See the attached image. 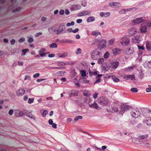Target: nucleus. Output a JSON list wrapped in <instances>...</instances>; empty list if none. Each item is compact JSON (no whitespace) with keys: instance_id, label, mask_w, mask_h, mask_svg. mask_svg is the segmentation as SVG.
<instances>
[{"instance_id":"nucleus-1","label":"nucleus","mask_w":151,"mask_h":151,"mask_svg":"<svg viewBox=\"0 0 151 151\" xmlns=\"http://www.w3.org/2000/svg\"><path fill=\"white\" fill-rule=\"evenodd\" d=\"M97 101L100 104L106 105L108 104L109 101L106 97H101L98 99Z\"/></svg>"},{"instance_id":"nucleus-2","label":"nucleus","mask_w":151,"mask_h":151,"mask_svg":"<svg viewBox=\"0 0 151 151\" xmlns=\"http://www.w3.org/2000/svg\"><path fill=\"white\" fill-rule=\"evenodd\" d=\"M100 52L97 49L94 50L91 54V58L93 60H96L100 56Z\"/></svg>"},{"instance_id":"nucleus-3","label":"nucleus","mask_w":151,"mask_h":151,"mask_svg":"<svg viewBox=\"0 0 151 151\" xmlns=\"http://www.w3.org/2000/svg\"><path fill=\"white\" fill-rule=\"evenodd\" d=\"M131 114L132 117L136 118L140 116L141 112L139 109H136L132 111Z\"/></svg>"},{"instance_id":"nucleus-4","label":"nucleus","mask_w":151,"mask_h":151,"mask_svg":"<svg viewBox=\"0 0 151 151\" xmlns=\"http://www.w3.org/2000/svg\"><path fill=\"white\" fill-rule=\"evenodd\" d=\"M65 28V25L63 23L61 24L59 26L58 29L56 31V34L59 35L63 31Z\"/></svg>"},{"instance_id":"nucleus-5","label":"nucleus","mask_w":151,"mask_h":151,"mask_svg":"<svg viewBox=\"0 0 151 151\" xmlns=\"http://www.w3.org/2000/svg\"><path fill=\"white\" fill-rule=\"evenodd\" d=\"M148 137V134H140L138 136V138H139L141 144L143 143L144 141Z\"/></svg>"},{"instance_id":"nucleus-6","label":"nucleus","mask_w":151,"mask_h":151,"mask_svg":"<svg viewBox=\"0 0 151 151\" xmlns=\"http://www.w3.org/2000/svg\"><path fill=\"white\" fill-rule=\"evenodd\" d=\"M106 42L105 40H101L100 42L98 47L100 48H104L106 47Z\"/></svg>"},{"instance_id":"nucleus-7","label":"nucleus","mask_w":151,"mask_h":151,"mask_svg":"<svg viewBox=\"0 0 151 151\" xmlns=\"http://www.w3.org/2000/svg\"><path fill=\"white\" fill-rule=\"evenodd\" d=\"M81 6L80 4L73 5L71 6L70 9L71 11H74L80 9Z\"/></svg>"},{"instance_id":"nucleus-8","label":"nucleus","mask_w":151,"mask_h":151,"mask_svg":"<svg viewBox=\"0 0 151 151\" xmlns=\"http://www.w3.org/2000/svg\"><path fill=\"white\" fill-rule=\"evenodd\" d=\"M91 14V12L88 10H85L82 11L81 12L79 13L78 14V17H81L88 15Z\"/></svg>"},{"instance_id":"nucleus-9","label":"nucleus","mask_w":151,"mask_h":151,"mask_svg":"<svg viewBox=\"0 0 151 151\" xmlns=\"http://www.w3.org/2000/svg\"><path fill=\"white\" fill-rule=\"evenodd\" d=\"M25 90L23 89H20L16 92V95L18 96H21L24 93Z\"/></svg>"},{"instance_id":"nucleus-10","label":"nucleus","mask_w":151,"mask_h":151,"mask_svg":"<svg viewBox=\"0 0 151 151\" xmlns=\"http://www.w3.org/2000/svg\"><path fill=\"white\" fill-rule=\"evenodd\" d=\"M109 6L111 7H120V4L117 2H111L109 3Z\"/></svg>"},{"instance_id":"nucleus-11","label":"nucleus","mask_w":151,"mask_h":151,"mask_svg":"<svg viewBox=\"0 0 151 151\" xmlns=\"http://www.w3.org/2000/svg\"><path fill=\"white\" fill-rule=\"evenodd\" d=\"M89 106L90 107L94 108L97 110H99L101 109V108L99 106L98 104L95 102L93 104H89Z\"/></svg>"},{"instance_id":"nucleus-12","label":"nucleus","mask_w":151,"mask_h":151,"mask_svg":"<svg viewBox=\"0 0 151 151\" xmlns=\"http://www.w3.org/2000/svg\"><path fill=\"white\" fill-rule=\"evenodd\" d=\"M132 142L134 143L137 144H141L139 138H138H138L134 137H132Z\"/></svg>"},{"instance_id":"nucleus-13","label":"nucleus","mask_w":151,"mask_h":151,"mask_svg":"<svg viewBox=\"0 0 151 151\" xmlns=\"http://www.w3.org/2000/svg\"><path fill=\"white\" fill-rule=\"evenodd\" d=\"M143 21L142 18H138L133 20L132 22V23L133 24H138Z\"/></svg>"},{"instance_id":"nucleus-14","label":"nucleus","mask_w":151,"mask_h":151,"mask_svg":"<svg viewBox=\"0 0 151 151\" xmlns=\"http://www.w3.org/2000/svg\"><path fill=\"white\" fill-rule=\"evenodd\" d=\"M128 32L129 35H132L137 33V30L134 28H132L128 30Z\"/></svg>"},{"instance_id":"nucleus-15","label":"nucleus","mask_w":151,"mask_h":151,"mask_svg":"<svg viewBox=\"0 0 151 151\" xmlns=\"http://www.w3.org/2000/svg\"><path fill=\"white\" fill-rule=\"evenodd\" d=\"M57 55L59 58H63L67 57L68 55V54L67 52H65L62 53H57Z\"/></svg>"},{"instance_id":"nucleus-16","label":"nucleus","mask_w":151,"mask_h":151,"mask_svg":"<svg viewBox=\"0 0 151 151\" xmlns=\"http://www.w3.org/2000/svg\"><path fill=\"white\" fill-rule=\"evenodd\" d=\"M121 50L117 48H114L112 50V53L114 55H116L120 53Z\"/></svg>"},{"instance_id":"nucleus-17","label":"nucleus","mask_w":151,"mask_h":151,"mask_svg":"<svg viewBox=\"0 0 151 151\" xmlns=\"http://www.w3.org/2000/svg\"><path fill=\"white\" fill-rule=\"evenodd\" d=\"M139 35H137L134 38L132 39V42L135 43H139Z\"/></svg>"},{"instance_id":"nucleus-18","label":"nucleus","mask_w":151,"mask_h":151,"mask_svg":"<svg viewBox=\"0 0 151 151\" xmlns=\"http://www.w3.org/2000/svg\"><path fill=\"white\" fill-rule=\"evenodd\" d=\"M124 78L127 80L128 79L130 78L131 80H135V77L134 75H129L126 76L124 77Z\"/></svg>"},{"instance_id":"nucleus-19","label":"nucleus","mask_w":151,"mask_h":151,"mask_svg":"<svg viewBox=\"0 0 151 151\" xmlns=\"http://www.w3.org/2000/svg\"><path fill=\"white\" fill-rule=\"evenodd\" d=\"M95 20V18L94 17L91 16L88 17L86 20L88 22H91Z\"/></svg>"},{"instance_id":"nucleus-20","label":"nucleus","mask_w":151,"mask_h":151,"mask_svg":"<svg viewBox=\"0 0 151 151\" xmlns=\"http://www.w3.org/2000/svg\"><path fill=\"white\" fill-rule=\"evenodd\" d=\"M122 109L124 111L127 110L131 108V106L126 105H123V106H122Z\"/></svg>"},{"instance_id":"nucleus-21","label":"nucleus","mask_w":151,"mask_h":151,"mask_svg":"<svg viewBox=\"0 0 151 151\" xmlns=\"http://www.w3.org/2000/svg\"><path fill=\"white\" fill-rule=\"evenodd\" d=\"M119 63L118 62H114L112 63L111 66L112 68L114 69H115L118 67Z\"/></svg>"},{"instance_id":"nucleus-22","label":"nucleus","mask_w":151,"mask_h":151,"mask_svg":"<svg viewBox=\"0 0 151 151\" xmlns=\"http://www.w3.org/2000/svg\"><path fill=\"white\" fill-rule=\"evenodd\" d=\"M134 50L133 49L129 48L126 50L127 54L130 55L132 54L134 52Z\"/></svg>"},{"instance_id":"nucleus-23","label":"nucleus","mask_w":151,"mask_h":151,"mask_svg":"<svg viewBox=\"0 0 151 151\" xmlns=\"http://www.w3.org/2000/svg\"><path fill=\"white\" fill-rule=\"evenodd\" d=\"M140 30L141 32H146L147 30L146 27L143 25L140 28Z\"/></svg>"},{"instance_id":"nucleus-24","label":"nucleus","mask_w":151,"mask_h":151,"mask_svg":"<svg viewBox=\"0 0 151 151\" xmlns=\"http://www.w3.org/2000/svg\"><path fill=\"white\" fill-rule=\"evenodd\" d=\"M134 67V66H129L127 68H125L124 69V70L126 72L128 71L131 70H132Z\"/></svg>"},{"instance_id":"nucleus-25","label":"nucleus","mask_w":151,"mask_h":151,"mask_svg":"<svg viewBox=\"0 0 151 151\" xmlns=\"http://www.w3.org/2000/svg\"><path fill=\"white\" fill-rule=\"evenodd\" d=\"M91 34L93 35H95L96 37L98 36L99 35H101V34L100 32H97L96 31H92L91 32Z\"/></svg>"},{"instance_id":"nucleus-26","label":"nucleus","mask_w":151,"mask_h":151,"mask_svg":"<svg viewBox=\"0 0 151 151\" xmlns=\"http://www.w3.org/2000/svg\"><path fill=\"white\" fill-rule=\"evenodd\" d=\"M66 72L64 71H58L57 73L58 75L59 76H63L65 73Z\"/></svg>"},{"instance_id":"nucleus-27","label":"nucleus","mask_w":151,"mask_h":151,"mask_svg":"<svg viewBox=\"0 0 151 151\" xmlns=\"http://www.w3.org/2000/svg\"><path fill=\"white\" fill-rule=\"evenodd\" d=\"M83 95L84 96L86 97H88L91 95V93L88 91H85L83 92Z\"/></svg>"},{"instance_id":"nucleus-28","label":"nucleus","mask_w":151,"mask_h":151,"mask_svg":"<svg viewBox=\"0 0 151 151\" xmlns=\"http://www.w3.org/2000/svg\"><path fill=\"white\" fill-rule=\"evenodd\" d=\"M49 47L51 48H56L57 47V45L56 43H53L50 45Z\"/></svg>"},{"instance_id":"nucleus-29","label":"nucleus","mask_w":151,"mask_h":151,"mask_svg":"<svg viewBox=\"0 0 151 151\" xmlns=\"http://www.w3.org/2000/svg\"><path fill=\"white\" fill-rule=\"evenodd\" d=\"M80 72L81 73V76L82 77H84L86 76V72L85 70H82Z\"/></svg>"},{"instance_id":"nucleus-30","label":"nucleus","mask_w":151,"mask_h":151,"mask_svg":"<svg viewBox=\"0 0 151 151\" xmlns=\"http://www.w3.org/2000/svg\"><path fill=\"white\" fill-rule=\"evenodd\" d=\"M58 65L60 66H63L67 65V63H64L63 62H59L58 63Z\"/></svg>"},{"instance_id":"nucleus-31","label":"nucleus","mask_w":151,"mask_h":151,"mask_svg":"<svg viewBox=\"0 0 151 151\" xmlns=\"http://www.w3.org/2000/svg\"><path fill=\"white\" fill-rule=\"evenodd\" d=\"M83 118L82 116H76L74 119V121L75 122H77L79 119H82Z\"/></svg>"},{"instance_id":"nucleus-32","label":"nucleus","mask_w":151,"mask_h":151,"mask_svg":"<svg viewBox=\"0 0 151 151\" xmlns=\"http://www.w3.org/2000/svg\"><path fill=\"white\" fill-rule=\"evenodd\" d=\"M104 61V59L103 58H101L99 59L98 61V63L99 64H102Z\"/></svg>"},{"instance_id":"nucleus-33","label":"nucleus","mask_w":151,"mask_h":151,"mask_svg":"<svg viewBox=\"0 0 151 151\" xmlns=\"http://www.w3.org/2000/svg\"><path fill=\"white\" fill-rule=\"evenodd\" d=\"M110 55V54L108 52H106L104 55V57L105 58H108Z\"/></svg>"},{"instance_id":"nucleus-34","label":"nucleus","mask_w":151,"mask_h":151,"mask_svg":"<svg viewBox=\"0 0 151 151\" xmlns=\"http://www.w3.org/2000/svg\"><path fill=\"white\" fill-rule=\"evenodd\" d=\"M38 52L40 54V56L41 57H43L45 56L46 54L45 52H43L40 51H39Z\"/></svg>"},{"instance_id":"nucleus-35","label":"nucleus","mask_w":151,"mask_h":151,"mask_svg":"<svg viewBox=\"0 0 151 151\" xmlns=\"http://www.w3.org/2000/svg\"><path fill=\"white\" fill-rule=\"evenodd\" d=\"M29 51V50L27 49L23 50L22 51V56L26 54V52H28Z\"/></svg>"},{"instance_id":"nucleus-36","label":"nucleus","mask_w":151,"mask_h":151,"mask_svg":"<svg viewBox=\"0 0 151 151\" xmlns=\"http://www.w3.org/2000/svg\"><path fill=\"white\" fill-rule=\"evenodd\" d=\"M146 124L148 126L151 125V118L148 119L146 121Z\"/></svg>"},{"instance_id":"nucleus-37","label":"nucleus","mask_w":151,"mask_h":151,"mask_svg":"<svg viewBox=\"0 0 151 151\" xmlns=\"http://www.w3.org/2000/svg\"><path fill=\"white\" fill-rule=\"evenodd\" d=\"M103 68L105 70H107L109 69V67L107 66L106 63H105L102 65Z\"/></svg>"},{"instance_id":"nucleus-38","label":"nucleus","mask_w":151,"mask_h":151,"mask_svg":"<svg viewBox=\"0 0 151 151\" xmlns=\"http://www.w3.org/2000/svg\"><path fill=\"white\" fill-rule=\"evenodd\" d=\"M112 79L113 81L116 82H118L119 81V79L115 76H112Z\"/></svg>"},{"instance_id":"nucleus-39","label":"nucleus","mask_w":151,"mask_h":151,"mask_svg":"<svg viewBox=\"0 0 151 151\" xmlns=\"http://www.w3.org/2000/svg\"><path fill=\"white\" fill-rule=\"evenodd\" d=\"M74 22L73 21H72L71 23L68 22L66 24V26L67 27H69L70 26H73L74 25Z\"/></svg>"},{"instance_id":"nucleus-40","label":"nucleus","mask_w":151,"mask_h":151,"mask_svg":"<svg viewBox=\"0 0 151 151\" xmlns=\"http://www.w3.org/2000/svg\"><path fill=\"white\" fill-rule=\"evenodd\" d=\"M148 87L146 88V92L147 93L151 92V86L150 85H148Z\"/></svg>"},{"instance_id":"nucleus-41","label":"nucleus","mask_w":151,"mask_h":151,"mask_svg":"<svg viewBox=\"0 0 151 151\" xmlns=\"http://www.w3.org/2000/svg\"><path fill=\"white\" fill-rule=\"evenodd\" d=\"M146 48L147 49L150 50L151 49V47L150 46V44L148 42H147L146 44Z\"/></svg>"},{"instance_id":"nucleus-42","label":"nucleus","mask_w":151,"mask_h":151,"mask_svg":"<svg viewBox=\"0 0 151 151\" xmlns=\"http://www.w3.org/2000/svg\"><path fill=\"white\" fill-rule=\"evenodd\" d=\"M81 53V50L80 48L77 49L76 53L77 55L80 54Z\"/></svg>"},{"instance_id":"nucleus-43","label":"nucleus","mask_w":151,"mask_h":151,"mask_svg":"<svg viewBox=\"0 0 151 151\" xmlns=\"http://www.w3.org/2000/svg\"><path fill=\"white\" fill-rule=\"evenodd\" d=\"M131 91L133 92H137L138 91V89L136 88H132L131 89Z\"/></svg>"},{"instance_id":"nucleus-44","label":"nucleus","mask_w":151,"mask_h":151,"mask_svg":"<svg viewBox=\"0 0 151 151\" xmlns=\"http://www.w3.org/2000/svg\"><path fill=\"white\" fill-rule=\"evenodd\" d=\"M27 38H29V39L28 40V42L29 43H30L33 42L34 39L32 37H27Z\"/></svg>"},{"instance_id":"nucleus-45","label":"nucleus","mask_w":151,"mask_h":151,"mask_svg":"<svg viewBox=\"0 0 151 151\" xmlns=\"http://www.w3.org/2000/svg\"><path fill=\"white\" fill-rule=\"evenodd\" d=\"M34 99L33 98H29L28 101V103L29 104H32L33 102Z\"/></svg>"},{"instance_id":"nucleus-46","label":"nucleus","mask_w":151,"mask_h":151,"mask_svg":"<svg viewBox=\"0 0 151 151\" xmlns=\"http://www.w3.org/2000/svg\"><path fill=\"white\" fill-rule=\"evenodd\" d=\"M25 40V39L24 37H22L19 40L18 42L19 43H22L24 42Z\"/></svg>"},{"instance_id":"nucleus-47","label":"nucleus","mask_w":151,"mask_h":151,"mask_svg":"<svg viewBox=\"0 0 151 151\" xmlns=\"http://www.w3.org/2000/svg\"><path fill=\"white\" fill-rule=\"evenodd\" d=\"M47 113L48 112L47 111L44 110L42 114V116L43 117H45L46 116V115L47 114Z\"/></svg>"},{"instance_id":"nucleus-48","label":"nucleus","mask_w":151,"mask_h":151,"mask_svg":"<svg viewBox=\"0 0 151 151\" xmlns=\"http://www.w3.org/2000/svg\"><path fill=\"white\" fill-rule=\"evenodd\" d=\"M137 47L138 49L139 50H143L145 49L144 47V46H140L139 45H137Z\"/></svg>"},{"instance_id":"nucleus-49","label":"nucleus","mask_w":151,"mask_h":151,"mask_svg":"<svg viewBox=\"0 0 151 151\" xmlns=\"http://www.w3.org/2000/svg\"><path fill=\"white\" fill-rule=\"evenodd\" d=\"M114 40L113 39H111L109 41V43L110 45H112L114 44Z\"/></svg>"},{"instance_id":"nucleus-50","label":"nucleus","mask_w":151,"mask_h":151,"mask_svg":"<svg viewBox=\"0 0 151 151\" xmlns=\"http://www.w3.org/2000/svg\"><path fill=\"white\" fill-rule=\"evenodd\" d=\"M110 15V13L109 12H107L104 13V17H109Z\"/></svg>"},{"instance_id":"nucleus-51","label":"nucleus","mask_w":151,"mask_h":151,"mask_svg":"<svg viewBox=\"0 0 151 151\" xmlns=\"http://www.w3.org/2000/svg\"><path fill=\"white\" fill-rule=\"evenodd\" d=\"M31 79V77L28 76L26 75L25 76V78L24 79V80H30Z\"/></svg>"},{"instance_id":"nucleus-52","label":"nucleus","mask_w":151,"mask_h":151,"mask_svg":"<svg viewBox=\"0 0 151 151\" xmlns=\"http://www.w3.org/2000/svg\"><path fill=\"white\" fill-rule=\"evenodd\" d=\"M40 74L39 73H38L34 74L33 76V77L34 78H37L40 76Z\"/></svg>"},{"instance_id":"nucleus-53","label":"nucleus","mask_w":151,"mask_h":151,"mask_svg":"<svg viewBox=\"0 0 151 151\" xmlns=\"http://www.w3.org/2000/svg\"><path fill=\"white\" fill-rule=\"evenodd\" d=\"M45 80H46V79H45V78H43V79L40 78V79H37V80L36 81L37 82H40L42 81Z\"/></svg>"},{"instance_id":"nucleus-54","label":"nucleus","mask_w":151,"mask_h":151,"mask_svg":"<svg viewBox=\"0 0 151 151\" xmlns=\"http://www.w3.org/2000/svg\"><path fill=\"white\" fill-rule=\"evenodd\" d=\"M13 113V109L10 110L9 111V114L10 115H12Z\"/></svg>"},{"instance_id":"nucleus-55","label":"nucleus","mask_w":151,"mask_h":151,"mask_svg":"<svg viewBox=\"0 0 151 151\" xmlns=\"http://www.w3.org/2000/svg\"><path fill=\"white\" fill-rule=\"evenodd\" d=\"M98 93H96L93 95V98L94 99H96L97 98L98 96Z\"/></svg>"},{"instance_id":"nucleus-56","label":"nucleus","mask_w":151,"mask_h":151,"mask_svg":"<svg viewBox=\"0 0 151 151\" xmlns=\"http://www.w3.org/2000/svg\"><path fill=\"white\" fill-rule=\"evenodd\" d=\"M82 21V20L81 19H78L76 20V22L78 23H81Z\"/></svg>"},{"instance_id":"nucleus-57","label":"nucleus","mask_w":151,"mask_h":151,"mask_svg":"<svg viewBox=\"0 0 151 151\" xmlns=\"http://www.w3.org/2000/svg\"><path fill=\"white\" fill-rule=\"evenodd\" d=\"M42 34V33L41 32H40L39 33H36L35 35V37H38L40 35H41Z\"/></svg>"},{"instance_id":"nucleus-58","label":"nucleus","mask_w":151,"mask_h":151,"mask_svg":"<svg viewBox=\"0 0 151 151\" xmlns=\"http://www.w3.org/2000/svg\"><path fill=\"white\" fill-rule=\"evenodd\" d=\"M15 42V40L14 39H12L11 41H10V43H11L12 45H14Z\"/></svg>"},{"instance_id":"nucleus-59","label":"nucleus","mask_w":151,"mask_h":151,"mask_svg":"<svg viewBox=\"0 0 151 151\" xmlns=\"http://www.w3.org/2000/svg\"><path fill=\"white\" fill-rule=\"evenodd\" d=\"M64 11L63 10H61L59 12V14H60L62 15L64 14Z\"/></svg>"},{"instance_id":"nucleus-60","label":"nucleus","mask_w":151,"mask_h":151,"mask_svg":"<svg viewBox=\"0 0 151 151\" xmlns=\"http://www.w3.org/2000/svg\"><path fill=\"white\" fill-rule=\"evenodd\" d=\"M79 30V29H78V28H76V29H75L74 30H73L72 31V32H73V33H76Z\"/></svg>"},{"instance_id":"nucleus-61","label":"nucleus","mask_w":151,"mask_h":151,"mask_svg":"<svg viewBox=\"0 0 151 151\" xmlns=\"http://www.w3.org/2000/svg\"><path fill=\"white\" fill-rule=\"evenodd\" d=\"M55 55L54 54H50L48 55V56L49 58H52L54 57Z\"/></svg>"},{"instance_id":"nucleus-62","label":"nucleus","mask_w":151,"mask_h":151,"mask_svg":"<svg viewBox=\"0 0 151 151\" xmlns=\"http://www.w3.org/2000/svg\"><path fill=\"white\" fill-rule=\"evenodd\" d=\"M52 127L54 128H57V124L55 123H53L52 124Z\"/></svg>"},{"instance_id":"nucleus-63","label":"nucleus","mask_w":151,"mask_h":151,"mask_svg":"<svg viewBox=\"0 0 151 151\" xmlns=\"http://www.w3.org/2000/svg\"><path fill=\"white\" fill-rule=\"evenodd\" d=\"M72 119L71 118H68L67 120V122H70L72 121Z\"/></svg>"},{"instance_id":"nucleus-64","label":"nucleus","mask_w":151,"mask_h":151,"mask_svg":"<svg viewBox=\"0 0 151 151\" xmlns=\"http://www.w3.org/2000/svg\"><path fill=\"white\" fill-rule=\"evenodd\" d=\"M82 5L84 7H86L87 6V3L85 1L84 3L82 4Z\"/></svg>"}]
</instances>
